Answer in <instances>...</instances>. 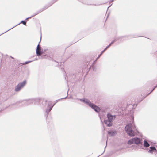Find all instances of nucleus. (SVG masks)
<instances>
[{"label": "nucleus", "mask_w": 157, "mask_h": 157, "mask_svg": "<svg viewBox=\"0 0 157 157\" xmlns=\"http://www.w3.org/2000/svg\"><path fill=\"white\" fill-rule=\"evenodd\" d=\"M30 62H31V61H29V62H25V64H27V63H30Z\"/></svg>", "instance_id": "nucleus-12"}, {"label": "nucleus", "mask_w": 157, "mask_h": 157, "mask_svg": "<svg viewBox=\"0 0 157 157\" xmlns=\"http://www.w3.org/2000/svg\"><path fill=\"white\" fill-rule=\"evenodd\" d=\"M108 120L105 121V124L108 126H111L113 124L112 120L113 117L110 114L107 115Z\"/></svg>", "instance_id": "nucleus-4"}, {"label": "nucleus", "mask_w": 157, "mask_h": 157, "mask_svg": "<svg viewBox=\"0 0 157 157\" xmlns=\"http://www.w3.org/2000/svg\"><path fill=\"white\" fill-rule=\"evenodd\" d=\"M150 148L151 149L148 152L151 153H152L154 151L156 150V148L154 147H151Z\"/></svg>", "instance_id": "nucleus-8"}, {"label": "nucleus", "mask_w": 157, "mask_h": 157, "mask_svg": "<svg viewBox=\"0 0 157 157\" xmlns=\"http://www.w3.org/2000/svg\"><path fill=\"white\" fill-rule=\"evenodd\" d=\"M136 127L134 124H129L125 128V130L128 134L131 136L135 135V132Z\"/></svg>", "instance_id": "nucleus-1"}, {"label": "nucleus", "mask_w": 157, "mask_h": 157, "mask_svg": "<svg viewBox=\"0 0 157 157\" xmlns=\"http://www.w3.org/2000/svg\"><path fill=\"white\" fill-rule=\"evenodd\" d=\"M21 23H22L23 24H24L25 25H26V22L24 21H21Z\"/></svg>", "instance_id": "nucleus-11"}, {"label": "nucleus", "mask_w": 157, "mask_h": 157, "mask_svg": "<svg viewBox=\"0 0 157 157\" xmlns=\"http://www.w3.org/2000/svg\"><path fill=\"white\" fill-rule=\"evenodd\" d=\"M144 146L145 147H148L149 146V144L147 141L146 140H144Z\"/></svg>", "instance_id": "nucleus-9"}, {"label": "nucleus", "mask_w": 157, "mask_h": 157, "mask_svg": "<svg viewBox=\"0 0 157 157\" xmlns=\"http://www.w3.org/2000/svg\"><path fill=\"white\" fill-rule=\"evenodd\" d=\"M26 81H24L22 83H19L15 88V90L16 91H19L26 84Z\"/></svg>", "instance_id": "nucleus-5"}, {"label": "nucleus", "mask_w": 157, "mask_h": 157, "mask_svg": "<svg viewBox=\"0 0 157 157\" xmlns=\"http://www.w3.org/2000/svg\"><path fill=\"white\" fill-rule=\"evenodd\" d=\"M41 48L40 47L39 45L38 44L37 46V48L36 49V54L38 56L42 54V52H41Z\"/></svg>", "instance_id": "nucleus-7"}, {"label": "nucleus", "mask_w": 157, "mask_h": 157, "mask_svg": "<svg viewBox=\"0 0 157 157\" xmlns=\"http://www.w3.org/2000/svg\"><path fill=\"white\" fill-rule=\"evenodd\" d=\"M141 140L140 138L135 137L132 138L128 142V144H139L140 143Z\"/></svg>", "instance_id": "nucleus-3"}, {"label": "nucleus", "mask_w": 157, "mask_h": 157, "mask_svg": "<svg viewBox=\"0 0 157 157\" xmlns=\"http://www.w3.org/2000/svg\"><path fill=\"white\" fill-rule=\"evenodd\" d=\"M116 134V132L114 130H110L108 132V134L110 136H114Z\"/></svg>", "instance_id": "nucleus-6"}, {"label": "nucleus", "mask_w": 157, "mask_h": 157, "mask_svg": "<svg viewBox=\"0 0 157 157\" xmlns=\"http://www.w3.org/2000/svg\"><path fill=\"white\" fill-rule=\"evenodd\" d=\"M80 100L84 103L86 104L89 106L93 109L96 112H98L100 111V109L99 107L93 104L90 103L89 101L87 99H81Z\"/></svg>", "instance_id": "nucleus-2"}, {"label": "nucleus", "mask_w": 157, "mask_h": 157, "mask_svg": "<svg viewBox=\"0 0 157 157\" xmlns=\"http://www.w3.org/2000/svg\"><path fill=\"white\" fill-rule=\"evenodd\" d=\"M111 44H110L108 47H107L105 49L102 51V52L101 53V54H102L103 53V52L105 51V50L108 48V47H109L110 45Z\"/></svg>", "instance_id": "nucleus-10"}]
</instances>
